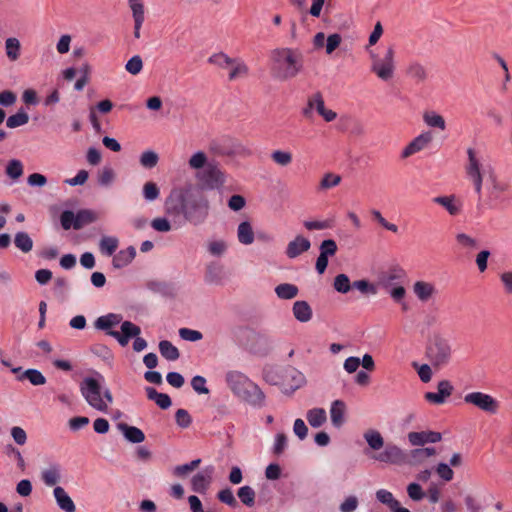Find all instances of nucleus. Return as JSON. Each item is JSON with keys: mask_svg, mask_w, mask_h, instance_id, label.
<instances>
[{"mask_svg": "<svg viewBox=\"0 0 512 512\" xmlns=\"http://www.w3.org/2000/svg\"><path fill=\"white\" fill-rule=\"evenodd\" d=\"M466 154L465 173L474 188V192L481 200L485 189L488 206L496 207L504 200V195L509 188L508 183L497 174L495 167L490 162L484 161L479 150L469 147Z\"/></svg>", "mask_w": 512, "mask_h": 512, "instance_id": "f257e3e1", "label": "nucleus"}, {"mask_svg": "<svg viewBox=\"0 0 512 512\" xmlns=\"http://www.w3.org/2000/svg\"><path fill=\"white\" fill-rule=\"evenodd\" d=\"M167 202L172 204L173 213L182 215L192 225L203 224L209 215L208 200L191 188L173 190Z\"/></svg>", "mask_w": 512, "mask_h": 512, "instance_id": "f03ea898", "label": "nucleus"}, {"mask_svg": "<svg viewBox=\"0 0 512 512\" xmlns=\"http://www.w3.org/2000/svg\"><path fill=\"white\" fill-rule=\"evenodd\" d=\"M363 438L368 445L366 454L372 460L390 465H401L405 462V452L395 444L389 443L384 445V438L378 430H366Z\"/></svg>", "mask_w": 512, "mask_h": 512, "instance_id": "7ed1b4c3", "label": "nucleus"}, {"mask_svg": "<svg viewBox=\"0 0 512 512\" xmlns=\"http://www.w3.org/2000/svg\"><path fill=\"white\" fill-rule=\"evenodd\" d=\"M104 378L97 373L95 377H86L80 383V392L87 404L102 413H108L113 403V395L108 388H103Z\"/></svg>", "mask_w": 512, "mask_h": 512, "instance_id": "20e7f679", "label": "nucleus"}, {"mask_svg": "<svg viewBox=\"0 0 512 512\" xmlns=\"http://www.w3.org/2000/svg\"><path fill=\"white\" fill-rule=\"evenodd\" d=\"M225 381L231 392L242 401L252 406L260 407L264 403V394L261 389L245 374L239 371H229Z\"/></svg>", "mask_w": 512, "mask_h": 512, "instance_id": "39448f33", "label": "nucleus"}, {"mask_svg": "<svg viewBox=\"0 0 512 512\" xmlns=\"http://www.w3.org/2000/svg\"><path fill=\"white\" fill-rule=\"evenodd\" d=\"M300 55L290 48H279L272 51L270 69L273 76L279 80L295 77L301 70Z\"/></svg>", "mask_w": 512, "mask_h": 512, "instance_id": "423d86ee", "label": "nucleus"}, {"mask_svg": "<svg viewBox=\"0 0 512 512\" xmlns=\"http://www.w3.org/2000/svg\"><path fill=\"white\" fill-rule=\"evenodd\" d=\"M368 55L371 61V72L382 81H390L394 77L396 69L394 47L392 45L388 46L383 56L376 51H369Z\"/></svg>", "mask_w": 512, "mask_h": 512, "instance_id": "0eeeda50", "label": "nucleus"}, {"mask_svg": "<svg viewBox=\"0 0 512 512\" xmlns=\"http://www.w3.org/2000/svg\"><path fill=\"white\" fill-rule=\"evenodd\" d=\"M302 114L307 118L317 114L325 122H333L337 118V113L326 106L324 97L320 92H315L307 98Z\"/></svg>", "mask_w": 512, "mask_h": 512, "instance_id": "6e6552de", "label": "nucleus"}, {"mask_svg": "<svg viewBox=\"0 0 512 512\" xmlns=\"http://www.w3.org/2000/svg\"><path fill=\"white\" fill-rule=\"evenodd\" d=\"M427 355L434 366H445L451 359V344L447 339L441 336H435L428 346Z\"/></svg>", "mask_w": 512, "mask_h": 512, "instance_id": "1a4fd4ad", "label": "nucleus"}, {"mask_svg": "<svg viewBox=\"0 0 512 512\" xmlns=\"http://www.w3.org/2000/svg\"><path fill=\"white\" fill-rule=\"evenodd\" d=\"M312 47L314 51L324 52L327 56H332L343 43V36L338 33H330L326 35L324 32H317L313 36Z\"/></svg>", "mask_w": 512, "mask_h": 512, "instance_id": "9d476101", "label": "nucleus"}, {"mask_svg": "<svg viewBox=\"0 0 512 512\" xmlns=\"http://www.w3.org/2000/svg\"><path fill=\"white\" fill-rule=\"evenodd\" d=\"M196 178L208 189H220L227 181L226 173L215 163L196 173Z\"/></svg>", "mask_w": 512, "mask_h": 512, "instance_id": "9b49d317", "label": "nucleus"}, {"mask_svg": "<svg viewBox=\"0 0 512 512\" xmlns=\"http://www.w3.org/2000/svg\"><path fill=\"white\" fill-rule=\"evenodd\" d=\"M463 400L466 404L489 414H495L499 409V402L493 396L480 391L465 394Z\"/></svg>", "mask_w": 512, "mask_h": 512, "instance_id": "f8f14e48", "label": "nucleus"}, {"mask_svg": "<svg viewBox=\"0 0 512 512\" xmlns=\"http://www.w3.org/2000/svg\"><path fill=\"white\" fill-rule=\"evenodd\" d=\"M432 141V132L430 130L422 131L402 148L400 157L402 159H408L411 156L427 149L431 145Z\"/></svg>", "mask_w": 512, "mask_h": 512, "instance_id": "ddd939ff", "label": "nucleus"}, {"mask_svg": "<svg viewBox=\"0 0 512 512\" xmlns=\"http://www.w3.org/2000/svg\"><path fill=\"white\" fill-rule=\"evenodd\" d=\"M141 329L130 321H121V331H110L108 335L115 338L121 346H126L131 338L139 336Z\"/></svg>", "mask_w": 512, "mask_h": 512, "instance_id": "4468645a", "label": "nucleus"}, {"mask_svg": "<svg viewBox=\"0 0 512 512\" xmlns=\"http://www.w3.org/2000/svg\"><path fill=\"white\" fill-rule=\"evenodd\" d=\"M453 385L448 380H442L437 384V392H426L424 398L427 402L441 405L452 395Z\"/></svg>", "mask_w": 512, "mask_h": 512, "instance_id": "2eb2a0df", "label": "nucleus"}, {"mask_svg": "<svg viewBox=\"0 0 512 512\" xmlns=\"http://www.w3.org/2000/svg\"><path fill=\"white\" fill-rule=\"evenodd\" d=\"M432 201L443 207L452 217L460 215L463 210V202L455 194L437 196Z\"/></svg>", "mask_w": 512, "mask_h": 512, "instance_id": "dca6fc26", "label": "nucleus"}, {"mask_svg": "<svg viewBox=\"0 0 512 512\" xmlns=\"http://www.w3.org/2000/svg\"><path fill=\"white\" fill-rule=\"evenodd\" d=\"M214 467L208 466L202 471L196 473L191 479V488L194 492L204 494L212 483Z\"/></svg>", "mask_w": 512, "mask_h": 512, "instance_id": "f3484780", "label": "nucleus"}, {"mask_svg": "<svg viewBox=\"0 0 512 512\" xmlns=\"http://www.w3.org/2000/svg\"><path fill=\"white\" fill-rule=\"evenodd\" d=\"M412 291L418 301L426 303L431 301L437 295V288L434 283L424 280L415 281Z\"/></svg>", "mask_w": 512, "mask_h": 512, "instance_id": "a211bd4d", "label": "nucleus"}, {"mask_svg": "<svg viewBox=\"0 0 512 512\" xmlns=\"http://www.w3.org/2000/svg\"><path fill=\"white\" fill-rule=\"evenodd\" d=\"M311 248V242L308 238L303 235L295 236L291 241L288 242L285 255L289 259H295L307 252Z\"/></svg>", "mask_w": 512, "mask_h": 512, "instance_id": "6ab92c4d", "label": "nucleus"}, {"mask_svg": "<svg viewBox=\"0 0 512 512\" xmlns=\"http://www.w3.org/2000/svg\"><path fill=\"white\" fill-rule=\"evenodd\" d=\"M305 384L306 378L304 374L296 369H290L286 372L283 380V391L291 394Z\"/></svg>", "mask_w": 512, "mask_h": 512, "instance_id": "aec40b11", "label": "nucleus"}, {"mask_svg": "<svg viewBox=\"0 0 512 512\" xmlns=\"http://www.w3.org/2000/svg\"><path fill=\"white\" fill-rule=\"evenodd\" d=\"M407 438L412 446H423L441 441L442 435L436 431H420L408 433Z\"/></svg>", "mask_w": 512, "mask_h": 512, "instance_id": "412c9836", "label": "nucleus"}, {"mask_svg": "<svg viewBox=\"0 0 512 512\" xmlns=\"http://www.w3.org/2000/svg\"><path fill=\"white\" fill-rule=\"evenodd\" d=\"M236 235L240 244L245 246L253 244L255 233L252 223L248 220L240 222L237 227Z\"/></svg>", "mask_w": 512, "mask_h": 512, "instance_id": "4be33fe9", "label": "nucleus"}, {"mask_svg": "<svg viewBox=\"0 0 512 512\" xmlns=\"http://www.w3.org/2000/svg\"><path fill=\"white\" fill-rule=\"evenodd\" d=\"M53 496L55 498V501L58 505V507L63 510L64 512H75L76 506L71 499V497L68 495V493L65 491V489L61 486H56L53 490Z\"/></svg>", "mask_w": 512, "mask_h": 512, "instance_id": "5701e85b", "label": "nucleus"}, {"mask_svg": "<svg viewBox=\"0 0 512 512\" xmlns=\"http://www.w3.org/2000/svg\"><path fill=\"white\" fill-rule=\"evenodd\" d=\"M122 321V315L117 313H108L98 317L94 322V327L98 330L108 332L112 331L111 328L119 325Z\"/></svg>", "mask_w": 512, "mask_h": 512, "instance_id": "b1692460", "label": "nucleus"}, {"mask_svg": "<svg viewBox=\"0 0 512 512\" xmlns=\"http://www.w3.org/2000/svg\"><path fill=\"white\" fill-rule=\"evenodd\" d=\"M346 405L342 400H335L331 403L330 418L334 427L339 428L345 421Z\"/></svg>", "mask_w": 512, "mask_h": 512, "instance_id": "393cba45", "label": "nucleus"}, {"mask_svg": "<svg viewBox=\"0 0 512 512\" xmlns=\"http://www.w3.org/2000/svg\"><path fill=\"white\" fill-rule=\"evenodd\" d=\"M118 429L122 432L125 439L131 443H141L145 440L143 431L135 426L119 423Z\"/></svg>", "mask_w": 512, "mask_h": 512, "instance_id": "a878e982", "label": "nucleus"}, {"mask_svg": "<svg viewBox=\"0 0 512 512\" xmlns=\"http://www.w3.org/2000/svg\"><path fill=\"white\" fill-rule=\"evenodd\" d=\"M135 256L136 250L134 247L130 246L126 249L120 250L117 254H115L112 259V264L117 269L123 268L129 265Z\"/></svg>", "mask_w": 512, "mask_h": 512, "instance_id": "bb28decb", "label": "nucleus"}, {"mask_svg": "<svg viewBox=\"0 0 512 512\" xmlns=\"http://www.w3.org/2000/svg\"><path fill=\"white\" fill-rule=\"evenodd\" d=\"M423 122L429 128L445 131L447 128L445 118L436 111L430 110L423 113Z\"/></svg>", "mask_w": 512, "mask_h": 512, "instance_id": "cd10ccee", "label": "nucleus"}, {"mask_svg": "<svg viewBox=\"0 0 512 512\" xmlns=\"http://www.w3.org/2000/svg\"><path fill=\"white\" fill-rule=\"evenodd\" d=\"M41 479L46 486H55L61 480V467L52 464L41 472Z\"/></svg>", "mask_w": 512, "mask_h": 512, "instance_id": "c85d7f7f", "label": "nucleus"}, {"mask_svg": "<svg viewBox=\"0 0 512 512\" xmlns=\"http://www.w3.org/2000/svg\"><path fill=\"white\" fill-rule=\"evenodd\" d=\"M5 54L9 61L16 62L21 56V42L16 37H8L4 42Z\"/></svg>", "mask_w": 512, "mask_h": 512, "instance_id": "c756f323", "label": "nucleus"}, {"mask_svg": "<svg viewBox=\"0 0 512 512\" xmlns=\"http://www.w3.org/2000/svg\"><path fill=\"white\" fill-rule=\"evenodd\" d=\"M293 315L302 323L308 322L312 318V309L306 301H296L293 304Z\"/></svg>", "mask_w": 512, "mask_h": 512, "instance_id": "7c9ffc66", "label": "nucleus"}, {"mask_svg": "<svg viewBox=\"0 0 512 512\" xmlns=\"http://www.w3.org/2000/svg\"><path fill=\"white\" fill-rule=\"evenodd\" d=\"M306 419L313 428L321 427L327 421V414L323 408H312L306 413Z\"/></svg>", "mask_w": 512, "mask_h": 512, "instance_id": "2f4dec72", "label": "nucleus"}, {"mask_svg": "<svg viewBox=\"0 0 512 512\" xmlns=\"http://www.w3.org/2000/svg\"><path fill=\"white\" fill-rule=\"evenodd\" d=\"M98 213L94 210L83 209L76 213L75 229H81L82 227L94 223L98 219Z\"/></svg>", "mask_w": 512, "mask_h": 512, "instance_id": "473e14b6", "label": "nucleus"}, {"mask_svg": "<svg viewBox=\"0 0 512 512\" xmlns=\"http://www.w3.org/2000/svg\"><path fill=\"white\" fill-rule=\"evenodd\" d=\"M209 164L208 155L204 151L200 150L194 152L188 160L189 168L191 170L197 171V173L204 170Z\"/></svg>", "mask_w": 512, "mask_h": 512, "instance_id": "72a5a7b5", "label": "nucleus"}, {"mask_svg": "<svg viewBox=\"0 0 512 512\" xmlns=\"http://www.w3.org/2000/svg\"><path fill=\"white\" fill-rule=\"evenodd\" d=\"M133 21H145L146 7L144 0H127Z\"/></svg>", "mask_w": 512, "mask_h": 512, "instance_id": "f704fd0d", "label": "nucleus"}, {"mask_svg": "<svg viewBox=\"0 0 512 512\" xmlns=\"http://www.w3.org/2000/svg\"><path fill=\"white\" fill-rule=\"evenodd\" d=\"M206 249L211 256L222 257L228 249V244L224 239H210L206 243Z\"/></svg>", "mask_w": 512, "mask_h": 512, "instance_id": "c9c22d12", "label": "nucleus"}, {"mask_svg": "<svg viewBox=\"0 0 512 512\" xmlns=\"http://www.w3.org/2000/svg\"><path fill=\"white\" fill-rule=\"evenodd\" d=\"M119 245V240L115 236H103L99 241V249L102 254L111 256L115 253Z\"/></svg>", "mask_w": 512, "mask_h": 512, "instance_id": "e433bc0d", "label": "nucleus"}, {"mask_svg": "<svg viewBox=\"0 0 512 512\" xmlns=\"http://www.w3.org/2000/svg\"><path fill=\"white\" fill-rule=\"evenodd\" d=\"M248 75L247 65L240 59H234L229 68V79L237 80Z\"/></svg>", "mask_w": 512, "mask_h": 512, "instance_id": "4c0bfd02", "label": "nucleus"}, {"mask_svg": "<svg viewBox=\"0 0 512 512\" xmlns=\"http://www.w3.org/2000/svg\"><path fill=\"white\" fill-rule=\"evenodd\" d=\"M15 246L23 253H29L33 249V240L27 232H17L14 236Z\"/></svg>", "mask_w": 512, "mask_h": 512, "instance_id": "58836bf2", "label": "nucleus"}, {"mask_svg": "<svg viewBox=\"0 0 512 512\" xmlns=\"http://www.w3.org/2000/svg\"><path fill=\"white\" fill-rule=\"evenodd\" d=\"M17 379L20 381L27 379L32 385L35 386L44 385L46 383V378L44 375L36 369H27L26 371L19 374Z\"/></svg>", "mask_w": 512, "mask_h": 512, "instance_id": "ea45409f", "label": "nucleus"}, {"mask_svg": "<svg viewBox=\"0 0 512 512\" xmlns=\"http://www.w3.org/2000/svg\"><path fill=\"white\" fill-rule=\"evenodd\" d=\"M147 397L153 400L160 408L167 409L171 406V399L167 394L159 393L154 388H146Z\"/></svg>", "mask_w": 512, "mask_h": 512, "instance_id": "a19ab883", "label": "nucleus"}, {"mask_svg": "<svg viewBox=\"0 0 512 512\" xmlns=\"http://www.w3.org/2000/svg\"><path fill=\"white\" fill-rule=\"evenodd\" d=\"M116 179V173L113 168L104 166L99 170L97 175V182L102 187L111 186Z\"/></svg>", "mask_w": 512, "mask_h": 512, "instance_id": "79ce46f5", "label": "nucleus"}, {"mask_svg": "<svg viewBox=\"0 0 512 512\" xmlns=\"http://www.w3.org/2000/svg\"><path fill=\"white\" fill-rule=\"evenodd\" d=\"M237 496L240 501L247 507H252L255 504L256 492L248 485L242 486L237 490Z\"/></svg>", "mask_w": 512, "mask_h": 512, "instance_id": "37998d69", "label": "nucleus"}, {"mask_svg": "<svg viewBox=\"0 0 512 512\" xmlns=\"http://www.w3.org/2000/svg\"><path fill=\"white\" fill-rule=\"evenodd\" d=\"M275 293L280 299H293L298 294V288L294 284L283 283L276 286Z\"/></svg>", "mask_w": 512, "mask_h": 512, "instance_id": "c03bdc74", "label": "nucleus"}, {"mask_svg": "<svg viewBox=\"0 0 512 512\" xmlns=\"http://www.w3.org/2000/svg\"><path fill=\"white\" fill-rule=\"evenodd\" d=\"M375 497L377 501L383 505H386L390 510L397 508V505L399 504V501L395 499L394 495L386 489L377 490Z\"/></svg>", "mask_w": 512, "mask_h": 512, "instance_id": "a18cd8bd", "label": "nucleus"}, {"mask_svg": "<svg viewBox=\"0 0 512 512\" xmlns=\"http://www.w3.org/2000/svg\"><path fill=\"white\" fill-rule=\"evenodd\" d=\"M271 159L276 165L286 167L292 163L293 155L290 151L278 149L271 153Z\"/></svg>", "mask_w": 512, "mask_h": 512, "instance_id": "49530a36", "label": "nucleus"}, {"mask_svg": "<svg viewBox=\"0 0 512 512\" xmlns=\"http://www.w3.org/2000/svg\"><path fill=\"white\" fill-rule=\"evenodd\" d=\"M159 350L161 355L167 360L175 361L179 358L178 349L167 340H163L159 343Z\"/></svg>", "mask_w": 512, "mask_h": 512, "instance_id": "de8ad7c7", "label": "nucleus"}, {"mask_svg": "<svg viewBox=\"0 0 512 512\" xmlns=\"http://www.w3.org/2000/svg\"><path fill=\"white\" fill-rule=\"evenodd\" d=\"M28 121V114L23 109H20L16 114L8 117L6 125L8 128L14 129L27 124Z\"/></svg>", "mask_w": 512, "mask_h": 512, "instance_id": "09e8293b", "label": "nucleus"}, {"mask_svg": "<svg viewBox=\"0 0 512 512\" xmlns=\"http://www.w3.org/2000/svg\"><path fill=\"white\" fill-rule=\"evenodd\" d=\"M341 176L335 173H326L320 180L319 188L321 190H329L338 186L341 182Z\"/></svg>", "mask_w": 512, "mask_h": 512, "instance_id": "8fccbe9b", "label": "nucleus"}, {"mask_svg": "<svg viewBox=\"0 0 512 512\" xmlns=\"http://www.w3.org/2000/svg\"><path fill=\"white\" fill-rule=\"evenodd\" d=\"M234 59L230 58L225 53H216L209 57L208 62L212 65H215L219 68L227 69L229 70L230 65Z\"/></svg>", "mask_w": 512, "mask_h": 512, "instance_id": "3c124183", "label": "nucleus"}, {"mask_svg": "<svg viewBox=\"0 0 512 512\" xmlns=\"http://www.w3.org/2000/svg\"><path fill=\"white\" fill-rule=\"evenodd\" d=\"M334 289L342 294H346L350 291L352 284L350 283V279L346 274H339L334 278L333 283Z\"/></svg>", "mask_w": 512, "mask_h": 512, "instance_id": "603ef678", "label": "nucleus"}, {"mask_svg": "<svg viewBox=\"0 0 512 512\" xmlns=\"http://www.w3.org/2000/svg\"><path fill=\"white\" fill-rule=\"evenodd\" d=\"M6 174L11 179H18L23 175V164L18 159H12L8 162L6 166Z\"/></svg>", "mask_w": 512, "mask_h": 512, "instance_id": "864d4df0", "label": "nucleus"}, {"mask_svg": "<svg viewBox=\"0 0 512 512\" xmlns=\"http://www.w3.org/2000/svg\"><path fill=\"white\" fill-rule=\"evenodd\" d=\"M383 32L384 30L382 24L380 22H377L374 26L373 31L369 35L368 43L365 46V51L367 53H369V51H375L374 49H372V47L378 43V41L383 35Z\"/></svg>", "mask_w": 512, "mask_h": 512, "instance_id": "5fc2aeb1", "label": "nucleus"}, {"mask_svg": "<svg viewBox=\"0 0 512 512\" xmlns=\"http://www.w3.org/2000/svg\"><path fill=\"white\" fill-rule=\"evenodd\" d=\"M352 286L362 294L376 295L378 292L377 286L365 279L354 281Z\"/></svg>", "mask_w": 512, "mask_h": 512, "instance_id": "6e6d98bb", "label": "nucleus"}, {"mask_svg": "<svg viewBox=\"0 0 512 512\" xmlns=\"http://www.w3.org/2000/svg\"><path fill=\"white\" fill-rule=\"evenodd\" d=\"M142 193L145 200L151 202L159 197L160 190L156 183L149 181L143 185Z\"/></svg>", "mask_w": 512, "mask_h": 512, "instance_id": "4d7b16f0", "label": "nucleus"}, {"mask_svg": "<svg viewBox=\"0 0 512 512\" xmlns=\"http://www.w3.org/2000/svg\"><path fill=\"white\" fill-rule=\"evenodd\" d=\"M288 445V438L284 433H277L274 437V442L272 446V452L275 455H281Z\"/></svg>", "mask_w": 512, "mask_h": 512, "instance_id": "13d9d810", "label": "nucleus"}, {"mask_svg": "<svg viewBox=\"0 0 512 512\" xmlns=\"http://www.w3.org/2000/svg\"><path fill=\"white\" fill-rule=\"evenodd\" d=\"M159 157L157 153L152 150L144 151L140 156V164L144 168H153L157 165Z\"/></svg>", "mask_w": 512, "mask_h": 512, "instance_id": "bf43d9fd", "label": "nucleus"}, {"mask_svg": "<svg viewBox=\"0 0 512 512\" xmlns=\"http://www.w3.org/2000/svg\"><path fill=\"white\" fill-rule=\"evenodd\" d=\"M125 69L132 75H138L143 69V61L140 56L131 57L125 64Z\"/></svg>", "mask_w": 512, "mask_h": 512, "instance_id": "052dcab7", "label": "nucleus"}, {"mask_svg": "<svg viewBox=\"0 0 512 512\" xmlns=\"http://www.w3.org/2000/svg\"><path fill=\"white\" fill-rule=\"evenodd\" d=\"M200 462H201L200 459H196V460L191 461L190 463L178 465L173 469V473H174V475H176L178 477L186 476L188 473L195 470L199 466Z\"/></svg>", "mask_w": 512, "mask_h": 512, "instance_id": "680f3d73", "label": "nucleus"}, {"mask_svg": "<svg viewBox=\"0 0 512 512\" xmlns=\"http://www.w3.org/2000/svg\"><path fill=\"white\" fill-rule=\"evenodd\" d=\"M435 471L437 475L444 481L449 482L454 478V472L450 465L446 463L437 464Z\"/></svg>", "mask_w": 512, "mask_h": 512, "instance_id": "e2e57ef3", "label": "nucleus"}, {"mask_svg": "<svg viewBox=\"0 0 512 512\" xmlns=\"http://www.w3.org/2000/svg\"><path fill=\"white\" fill-rule=\"evenodd\" d=\"M151 227L155 231L162 232V233L169 232L172 229V225H171L170 221L165 217L154 218L151 221Z\"/></svg>", "mask_w": 512, "mask_h": 512, "instance_id": "0e129e2a", "label": "nucleus"}, {"mask_svg": "<svg viewBox=\"0 0 512 512\" xmlns=\"http://www.w3.org/2000/svg\"><path fill=\"white\" fill-rule=\"evenodd\" d=\"M359 501L354 495L347 496L339 506L340 512H354L358 508Z\"/></svg>", "mask_w": 512, "mask_h": 512, "instance_id": "69168bd1", "label": "nucleus"}, {"mask_svg": "<svg viewBox=\"0 0 512 512\" xmlns=\"http://www.w3.org/2000/svg\"><path fill=\"white\" fill-rule=\"evenodd\" d=\"M422 382L428 383L432 379V369L428 364H413Z\"/></svg>", "mask_w": 512, "mask_h": 512, "instance_id": "338daca9", "label": "nucleus"}, {"mask_svg": "<svg viewBox=\"0 0 512 512\" xmlns=\"http://www.w3.org/2000/svg\"><path fill=\"white\" fill-rule=\"evenodd\" d=\"M193 390L198 394H208L209 389L206 386V379L202 376H194L191 380Z\"/></svg>", "mask_w": 512, "mask_h": 512, "instance_id": "774afa93", "label": "nucleus"}]
</instances>
